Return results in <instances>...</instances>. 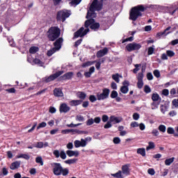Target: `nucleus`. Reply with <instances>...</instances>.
<instances>
[{
    "instance_id": "nucleus-42",
    "label": "nucleus",
    "mask_w": 178,
    "mask_h": 178,
    "mask_svg": "<svg viewBox=\"0 0 178 178\" xmlns=\"http://www.w3.org/2000/svg\"><path fill=\"white\" fill-rule=\"evenodd\" d=\"M141 66V64H136L134 65L135 68L133 70V72L134 73V74H136L137 72H138V70H140V68Z\"/></svg>"
},
{
    "instance_id": "nucleus-6",
    "label": "nucleus",
    "mask_w": 178,
    "mask_h": 178,
    "mask_svg": "<svg viewBox=\"0 0 178 178\" xmlns=\"http://www.w3.org/2000/svg\"><path fill=\"white\" fill-rule=\"evenodd\" d=\"M111 90L108 88H104L102 93L97 94V98L98 101H104V99H108L109 98V94Z\"/></svg>"
},
{
    "instance_id": "nucleus-61",
    "label": "nucleus",
    "mask_w": 178,
    "mask_h": 178,
    "mask_svg": "<svg viewBox=\"0 0 178 178\" xmlns=\"http://www.w3.org/2000/svg\"><path fill=\"white\" fill-rule=\"evenodd\" d=\"M113 142L115 144H120V138L119 137H115L113 138Z\"/></svg>"
},
{
    "instance_id": "nucleus-24",
    "label": "nucleus",
    "mask_w": 178,
    "mask_h": 178,
    "mask_svg": "<svg viewBox=\"0 0 178 178\" xmlns=\"http://www.w3.org/2000/svg\"><path fill=\"white\" fill-rule=\"evenodd\" d=\"M93 23H95V19L90 18L89 19H87L85 22L84 26H85L86 29H88V27H90V26L92 25Z\"/></svg>"
},
{
    "instance_id": "nucleus-4",
    "label": "nucleus",
    "mask_w": 178,
    "mask_h": 178,
    "mask_svg": "<svg viewBox=\"0 0 178 178\" xmlns=\"http://www.w3.org/2000/svg\"><path fill=\"white\" fill-rule=\"evenodd\" d=\"M70 16V13H69L67 10H62L57 13L56 20L57 22H63V23Z\"/></svg>"
},
{
    "instance_id": "nucleus-33",
    "label": "nucleus",
    "mask_w": 178,
    "mask_h": 178,
    "mask_svg": "<svg viewBox=\"0 0 178 178\" xmlns=\"http://www.w3.org/2000/svg\"><path fill=\"white\" fill-rule=\"evenodd\" d=\"M119 77L120 75L118 73L112 75V79L115 81V83H120V79Z\"/></svg>"
},
{
    "instance_id": "nucleus-38",
    "label": "nucleus",
    "mask_w": 178,
    "mask_h": 178,
    "mask_svg": "<svg viewBox=\"0 0 178 178\" xmlns=\"http://www.w3.org/2000/svg\"><path fill=\"white\" fill-rule=\"evenodd\" d=\"M35 162H36V163H40L41 165V166L44 165V161H42V157H41V156L36 157Z\"/></svg>"
},
{
    "instance_id": "nucleus-1",
    "label": "nucleus",
    "mask_w": 178,
    "mask_h": 178,
    "mask_svg": "<svg viewBox=\"0 0 178 178\" xmlns=\"http://www.w3.org/2000/svg\"><path fill=\"white\" fill-rule=\"evenodd\" d=\"M141 12H145V7H144V6L138 5L133 7L129 12V20L136 22V20L143 16V13Z\"/></svg>"
},
{
    "instance_id": "nucleus-10",
    "label": "nucleus",
    "mask_w": 178,
    "mask_h": 178,
    "mask_svg": "<svg viewBox=\"0 0 178 178\" xmlns=\"http://www.w3.org/2000/svg\"><path fill=\"white\" fill-rule=\"evenodd\" d=\"M53 154L54 155V156H55L56 158H59V156H60V157L61 158V159H63V160L66 159V158H67V156H66V155H67V154H66V152H65V151L61 150V151L59 152V150H58V149L54 150V151L53 152Z\"/></svg>"
},
{
    "instance_id": "nucleus-26",
    "label": "nucleus",
    "mask_w": 178,
    "mask_h": 178,
    "mask_svg": "<svg viewBox=\"0 0 178 178\" xmlns=\"http://www.w3.org/2000/svg\"><path fill=\"white\" fill-rule=\"evenodd\" d=\"M77 161H79V159H70L65 161L64 163H66L67 165H73V164L76 163V162H77Z\"/></svg>"
},
{
    "instance_id": "nucleus-18",
    "label": "nucleus",
    "mask_w": 178,
    "mask_h": 178,
    "mask_svg": "<svg viewBox=\"0 0 178 178\" xmlns=\"http://www.w3.org/2000/svg\"><path fill=\"white\" fill-rule=\"evenodd\" d=\"M54 97H63V92L60 88H56L54 90Z\"/></svg>"
},
{
    "instance_id": "nucleus-44",
    "label": "nucleus",
    "mask_w": 178,
    "mask_h": 178,
    "mask_svg": "<svg viewBox=\"0 0 178 178\" xmlns=\"http://www.w3.org/2000/svg\"><path fill=\"white\" fill-rule=\"evenodd\" d=\"M33 147H35V148H42L44 147V143L38 142L35 145H33Z\"/></svg>"
},
{
    "instance_id": "nucleus-59",
    "label": "nucleus",
    "mask_w": 178,
    "mask_h": 178,
    "mask_svg": "<svg viewBox=\"0 0 178 178\" xmlns=\"http://www.w3.org/2000/svg\"><path fill=\"white\" fill-rule=\"evenodd\" d=\"M87 126H92V124H94V119L90 118L86 121Z\"/></svg>"
},
{
    "instance_id": "nucleus-35",
    "label": "nucleus",
    "mask_w": 178,
    "mask_h": 178,
    "mask_svg": "<svg viewBox=\"0 0 178 178\" xmlns=\"http://www.w3.org/2000/svg\"><path fill=\"white\" fill-rule=\"evenodd\" d=\"M56 51H58V50L55 49V47H53L51 49L47 51V56H52V55H54V54H55Z\"/></svg>"
},
{
    "instance_id": "nucleus-20",
    "label": "nucleus",
    "mask_w": 178,
    "mask_h": 178,
    "mask_svg": "<svg viewBox=\"0 0 178 178\" xmlns=\"http://www.w3.org/2000/svg\"><path fill=\"white\" fill-rule=\"evenodd\" d=\"M161 99L162 98H161V96H159L158 93L155 92L152 95V101L154 102H158V101L161 102Z\"/></svg>"
},
{
    "instance_id": "nucleus-37",
    "label": "nucleus",
    "mask_w": 178,
    "mask_h": 178,
    "mask_svg": "<svg viewBox=\"0 0 178 178\" xmlns=\"http://www.w3.org/2000/svg\"><path fill=\"white\" fill-rule=\"evenodd\" d=\"M167 13H169V15H172V12L173 11V9H175V6L171 5L170 6L165 7Z\"/></svg>"
},
{
    "instance_id": "nucleus-58",
    "label": "nucleus",
    "mask_w": 178,
    "mask_h": 178,
    "mask_svg": "<svg viewBox=\"0 0 178 178\" xmlns=\"http://www.w3.org/2000/svg\"><path fill=\"white\" fill-rule=\"evenodd\" d=\"M167 133L168 134H175V129L172 127H168L167 129Z\"/></svg>"
},
{
    "instance_id": "nucleus-55",
    "label": "nucleus",
    "mask_w": 178,
    "mask_h": 178,
    "mask_svg": "<svg viewBox=\"0 0 178 178\" xmlns=\"http://www.w3.org/2000/svg\"><path fill=\"white\" fill-rule=\"evenodd\" d=\"M76 120L77 122H84V117L83 115H76Z\"/></svg>"
},
{
    "instance_id": "nucleus-21",
    "label": "nucleus",
    "mask_w": 178,
    "mask_h": 178,
    "mask_svg": "<svg viewBox=\"0 0 178 178\" xmlns=\"http://www.w3.org/2000/svg\"><path fill=\"white\" fill-rule=\"evenodd\" d=\"M20 168V162L19 161H15L11 163L10 168L11 170H15V169H19Z\"/></svg>"
},
{
    "instance_id": "nucleus-29",
    "label": "nucleus",
    "mask_w": 178,
    "mask_h": 178,
    "mask_svg": "<svg viewBox=\"0 0 178 178\" xmlns=\"http://www.w3.org/2000/svg\"><path fill=\"white\" fill-rule=\"evenodd\" d=\"M17 158L18 159H19L20 158H22L23 159H26V161H29V159H30V155L26 154H21L19 155H17Z\"/></svg>"
},
{
    "instance_id": "nucleus-62",
    "label": "nucleus",
    "mask_w": 178,
    "mask_h": 178,
    "mask_svg": "<svg viewBox=\"0 0 178 178\" xmlns=\"http://www.w3.org/2000/svg\"><path fill=\"white\" fill-rule=\"evenodd\" d=\"M154 49L152 47H150L148 48L147 50V55H152L154 54Z\"/></svg>"
},
{
    "instance_id": "nucleus-23",
    "label": "nucleus",
    "mask_w": 178,
    "mask_h": 178,
    "mask_svg": "<svg viewBox=\"0 0 178 178\" xmlns=\"http://www.w3.org/2000/svg\"><path fill=\"white\" fill-rule=\"evenodd\" d=\"M77 98H79V99H81V101H84L87 97V94L84 92H78L76 93Z\"/></svg>"
},
{
    "instance_id": "nucleus-8",
    "label": "nucleus",
    "mask_w": 178,
    "mask_h": 178,
    "mask_svg": "<svg viewBox=\"0 0 178 178\" xmlns=\"http://www.w3.org/2000/svg\"><path fill=\"white\" fill-rule=\"evenodd\" d=\"M142 45L140 43H129L126 46V49L128 51V52H131L133 51H138V49H140Z\"/></svg>"
},
{
    "instance_id": "nucleus-22",
    "label": "nucleus",
    "mask_w": 178,
    "mask_h": 178,
    "mask_svg": "<svg viewBox=\"0 0 178 178\" xmlns=\"http://www.w3.org/2000/svg\"><path fill=\"white\" fill-rule=\"evenodd\" d=\"M110 120L112 123H113V124H116V123H120V122H122V118L112 115L110 117Z\"/></svg>"
},
{
    "instance_id": "nucleus-7",
    "label": "nucleus",
    "mask_w": 178,
    "mask_h": 178,
    "mask_svg": "<svg viewBox=\"0 0 178 178\" xmlns=\"http://www.w3.org/2000/svg\"><path fill=\"white\" fill-rule=\"evenodd\" d=\"M102 9V5L98 1V0H93L92 2L89 10L90 12L99 11Z\"/></svg>"
},
{
    "instance_id": "nucleus-19",
    "label": "nucleus",
    "mask_w": 178,
    "mask_h": 178,
    "mask_svg": "<svg viewBox=\"0 0 178 178\" xmlns=\"http://www.w3.org/2000/svg\"><path fill=\"white\" fill-rule=\"evenodd\" d=\"M99 27H101V25L99 22H93V24L90 26V29L94 31H98V30H99Z\"/></svg>"
},
{
    "instance_id": "nucleus-54",
    "label": "nucleus",
    "mask_w": 178,
    "mask_h": 178,
    "mask_svg": "<svg viewBox=\"0 0 178 178\" xmlns=\"http://www.w3.org/2000/svg\"><path fill=\"white\" fill-rule=\"evenodd\" d=\"M134 40V38L133 36H131L128 38L124 39L122 42V44H124V42H127V41L131 42Z\"/></svg>"
},
{
    "instance_id": "nucleus-63",
    "label": "nucleus",
    "mask_w": 178,
    "mask_h": 178,
    "mask_svg": "<svg viewBox=\"0 0 178 178\" xmlns=\"http://www.w3.org/2000/svg\"><path fill=\"white\" fill-rule=\"evenodd\" d=\"M172 104L173 105V106H175V108H178V102L177 99H174L172 102Z\"/></svg>"
},
{
    "instance_id": "nucleus-12",
    "label": "nucleus",
    "mask_w": 178,
    "mask_h": 178,
    "mask_svg": "<svg viewBox=\"0 0 178 178\" xmlns=\"http://www.w3.org/2000/svg\"><path fill=\"white\" fill-rule=\"evenodd\" d=\"M62 44H63V38H58L53 45L57 51H59L62 48Z\"/></svg>"
},
{
    "instance_id": "nucleus-45",
    "label": "nucleus",
    "mask_w": 178,
    "mask_h": 178,
    "mask_svg": "<svg viewBox=\"0 0 178 178\" xmlns=\"http://www.w3.org/2000/svg\"><path fill=\"white\" fill-rule=\"evenodd\" d=\"M143 79H144V74L143 72H139L137 76L138 81H143Z\"/></svg>"
},
{
    "instance_id": "nucleus-52",
    "label": "nucleus",
    "mask_w": 178,
    "mask_h": 178,
    "mask_svg": "<svg viewBox=\"0 0 178 178\" xmlns=\"http://www.w3.org/2000/svg\"><path fill=\"white\" fill-rule=\"evenodd\" d=\"M97 99H98L94 95H91L89 96V101H90V102H95Z\"/></svg>"
},
{
    "instance_id": "nucleus-50",
    "label": "nucleus",
    "mask_w": 178,
    "mask_h": 178,
    "mask_svg": "<svg viewBox=\"0 0 178 178\" xmlns=\"http://www.w3.org/2000/svg\"><path fill=\"white\" fill-rule=\"evenodd\" d=\"M143 86H144V81H138V82H137L138 88L141 90V88H143Z\"/></svg>"
},
{
    "instance_id": "nucleus-27",
    "label": "nucleus",
    "mask_w": 178,
    "mask_h": 178,
    "mask_svg": "<svg viewBox=\"0 0 178 178\" xmlns=\"http://www.w3.org/2000/svg\"><path fill=\"white\" fill-rule=\"evenodd\" d=\"M137 154H139V155H141L142 156H145V155H146L145 148H144V147L138 148L137 149Z\"/></svg>"
},
{
    "instance_id": "nucleus-25",
    "label": "nucleus",
    "mask_w": 178,
    "mask_h": 178,
    "mask_svg": "<svg viewBox=\"0 0 178 178\" xmlns=\"http://www.w3.org/2000/svg\"><path fill=\"white\" fill-rule=\"evenodd\" d=\"M83 100H72L70 102L71 106H77L78 105H81Z\"/></svg>"
},
{
    "instance_id": "nucleus-49",
    "label": "nucleus",
    "mask_w": 178,
    "mask_h": 178,
    "mask_svg": "<svg viewBox=\"0 0 178 178\" xmlns=\"http://www.w3.org/2000/svg\"><path fill=\"white\" fill-rule=\"evenodd\" d=\"M159 131H161L162 133H165L166 131V127L163 124H161L159 127Z\"/></svg>"
},
{
    "instance_id": "nucleus-13",
    "label": "nucleus",
    "mask_w": 178,
    "mask_h": 178,
    "mask_svg": "<svg viewBox=\"0 0 178 178\" xmlns=\"http://www.w3.org/2000/svg\"><path fill=\"white\" fill-rule=\"evenodd\" d=\"M130 163H127L122 166L121 172L123 173V175H125V176L130 175Z\"/></svg>"
},
{
    "instance_id": "nucleus-15",
    "label": "nucleus",
    "mask_w": 178,
    "mask_h": 178,
    "mask_svg": "<svg viewBox=\"0 0 178 178\" xmlns=\"http://www.w3.org/2000/svg\"><path fill=\"white\" fill-rule=\"evenodd\" d=\"M84 27H81L78 31L74 33V38H79V37H84Z\"/></svg>"
},
{
    "instance_id": "nucleus-51",
    "label": "nucleus",
    "mask_w": 178,
    "mask_h": 178,
    "mask_svg": "<svg viewBox=\"0 0 178 178\" xmlns=\"http://www.w3.org/2000/svg\"><path fill=\"white\" fill-rule=\"evenodd\" d=\"M6 92H8V94H15L16 92V89L15 88H11L9 89H6Z\"/></svg>"
},
{
    "instance_id": "nucleus-46",
    "label": "nucleus",
    "mask_w": 178,
    "mask_h": 178,
    "mask_svg": "<svg viewBox=\"0 0 178 178\" xmlns=\"http://www.w3.org/2000/svg\"><path fill=\"white\" fill-rule=\"evenodd\" d=\"M144 92L146 94H149L151 92V88L148 85H145L144 87Z\"/></svg>"
},
{
    "instance_id": "nucleus-41",
    "label": "nucleus",
    "mask_w": 178,
    "mask_h": 178,
    "mask_svg": "<svg viewBox=\"0 0 178 178\" xmlns=\"http://www.w3.org/2000/svg\"><path fill=\"white\" fill-rule=\"evenodd\" d=\"M161 104V102H153L151 105L152 106H154V108H152V109H158V106H159V105Z\"/></svg>"
},
{
    "instance_id": "nucleus-28",
    "label": "nucleus",
    "mask_w": 178,
    "mask_h": 178,
    "mask_svg": "<svg viewBox=\"0 0 178 178\" xmlns=\"http://www.w3.org/2000/svg\"><path fill=\"white\" fill-rule=\"evenodd\" d=\"M173 162H175V157L167 159L165 161V165H166V166H170Z\"/></svg>"
},
{
    "instance_id": "nucleus-16",
    "label": "nucleus",
    "mask_w": 178,
    "mask_h": 178,
    "mask_svg": "<svg viewBox=\"0 0 178 178\" xmlns=\"http://www.w3.org/2000/svg\"><path fill=\"white\" fill-rule=\"evenodd\" d=\"M108 54V49L104 47L103 49H101L97 52L96 56L97 58H102V56H105Z\"/></svg>"
},
{
    "instance_id": "nucleus-14",
    "label": "nucleus",
    "mask_w": 178,
    "mask_h": 178,
    "mask_svg": "<svg viewBox=\"0 0 178 178\" xmlns=\"http://www.w3.org/2000/svg\"><path fill=\"white\" fill-rule=\"evenodd\" d=\"M70 111V107L66 104V103H63L60 104L59 108L60 113H67Z\"/></svg>"
},
{
    "instance_id": "nucleus-3",
    "label": "nucleus",
    "mask_w": 178,
    "mask_h": 178,
    "mask_svg": "<svg viewBox=\"0 0 178 178\" xmlns=\"http://www.w3.org/2000/svg\"><path fill=\"white\" fill-rule=\"evenodd\" d=\"M60 37V29L58 26H51L47 31V38L49 41L54 42Z\"/></svg>"
},
{
    "instance_id": "nucleus-32",
    "label": "nucleus",
    "mask_w": 178,
    "mask_h": 178,
    "mask_svg": "<svg viewBox=\"0 0 178 178\" xmlns=\"http://www.w3.org/2000/svg\"><path fill=\"white\" fill-rule=\"evenodd\" d=\"M33 63H35V65H38L39 66H44V62L41 61V60L38 58L33 59Z\"/></svg>"
},
{
    "instance_id": "nucleus-47",
    "label": "nucleus",
    "mask_w": 178,
    "mask_h": 178,
    "mask_svg": "<svg viewBox=\"0 0 178 178\" xmlns=\"http://www.w3.org/2000/svg\"><path fill=\"white\" fill-rule=\"evenodd\" d=\"M153 74H154V76L155 77H156V79H159V77H161V72H159V70H155L154 72H153Z\"/></svg>"
},
{
    "instance_id": "nucleus-34",
    "label": "nucleus",
    "mask_w": 178,
    "mask_h": 178,
    "mask_svg": "<svg viewBox=\"0 0 178 178\" xmlns=\"http://www.w3.org/2000/svg\"><path fill=\"white\" fill-rule=\"evenodd\" d=\"M111 176L116 178H124L123 175H122V171L120 170H118V172L115 174H111Z\"/></svg>"
},
{
    "instance_id": "nucleus-56",
    "label": "nucleus",
    "mask_w": 178,
    "mask_h": 178,
    "mask_svg": "<svg viewBox=\"0 0 178 178\" xmlns=\"http://www.w3.org/2000/svg\"><path fill=\"white\" fill-rule=\"evenodd\" d=\"M118 97V92L116 90H113L111 94V98L115 99Z\"/></svg>"
},
{
    "instance_id": "nucleus-57",
    "label": "nucleus",
    "mask_w": 178,
    "mask_h": 178,
    "mask_svg": "<svg viewBox=\"0 0 178 178\" xmlns=\"http://www.w3.org/2000/svg\"><path fill=\"white\" fill-rule=\"evenodd\" d=\"M104 129H111L112 127V122L111 120L104 126Z\"/></svg>"
},
{
    "instance_id": "nucleus-40",
    "label": "nucleus",
    "mask_w": 178,
    "mask_h": 178,
    "mask_svg": "<svg viewBox=\"0 0 178 178\" xmlns=\"http://www.w3.org/2000/svg\"><path fill=\"white\" fill-rule=\"evenodd\" d=\"M69 133H74V129H63L61 131L62 134H69Z\"/></svg>"
},
{
    "instance_id": "nucleus-17",
    "label": "nucleus",
    "mask_w": 178,
    "mask_h": 178,
    "mask_svg": "<svg viewBox=\"0 0 178 178\" xmlns=\"http://www.w3.org/2000/svg\"><path fill=\"white\" fill-rule=\"evenodd\" d=\"M66 154L70 158H72V156H76V157L79 156V151L67 150Z\"/></svg>"
},
{
    "instance_id": "nucleus-64",
    "label": "nucleus",
    "mask_w": 178,
    "mask_h": 178,
    "mask_svg": "<svg viewBox=\"0 0 178 178\" xmlns=\"http://www.w3.org/2000/svg\"><path fill=\"white\" fill-rule=\"evenodd\" d=\"M87 145V140L81 139V147H86Z\"/></svg>"
},
{
    "instance_id": "nucleus-60",
    "label": "nucleus",
    "mask_w": 178,
    "mask_h": 178,
    "mask_svg": "<svg viewBox=\"0 0 178 178\" xmlns=\"http://www.w3.org/2000/svg\"><path fill=\"white\" fill-rule=\"evenodd\" d=\"M95 12L88 10L86 15V19H90V17H92V15H95Z\"/></svg>"
},
{
    "instance_id": "nucleus-30",
    "label": "nucleus",
    "mask_w": 178,
    "mask_h": 178,
    "mask_svg": "<svg viewBox=\"0 0 178 178\" xmlns=\"http://www.w3.org/2000/svg\"><path fill=\"white\" fill-rule=\"evenodd\" d=\"M120 92L122 94H127L129 92V87L127 86H121Z\"/></svg>"
},
{
    "instance_id": "nucleus-53",
    "label": "nucleus",
    "mask_w": 178,
    "mask_h": 178,
    "mask_svg": "<svg viewBox=\"0 0 178 178\" xmlns=\"http://www.w3.org/2000/svg\"><path fill=\"white\" fill-rule=\"evenodd\" d=\"M74 145L75 148H80V147H81V141L78 140H76L74 142Z\"/></svg>"
},
{
    "instance_id": "nucleus-11",
    "label": "nucleus",
    "mask_w": 178,
    "mask_h": 178,
    "mask_svg": "<svg viewBox=\"0 0 178 178\" xmlns=\"http://www.w3.org/2000/svg\"><path fill=\"white\" fill-rule=\"evenodd\" d=\"M73 76H74V72H68L60 76L59 80L66 81V80H72L73 79Z\"/></svg>"
},
{
    "instance_id": "nucleus-48",
    "label": "nucleus",
    "mask_w": 178,
    "mask_h": 178,
    "mask_svg": "<svg viewBox=\"0 0 178 178\" xmlns=\"http://www.w3.org/2000/svg\"><path fill=\"white\" fill-rule=\"evenodd\" d=\"M167 56H169L170 58H173L175 56V53L172 50H167L166 51Z\"/></svg>"
},
{
    "instance_id": "nucleus-9",
    "label": "nucleus",
    "mask_w": 178,
    "mask_h": 178,
    "mask_svg": "<svg viewBox=\"0 0 178 178\" xmlns=\"http://www.w3.org/2000/svg\"><path fill=\"white\" fill-rule=\"evenodd\" d=\"M170 29H172V27L168 26L163 32L157 33L156 35V38H161V37H162V35H165V37H166V35L170 34L171 33H173V31H175V30H176V27H174V28H172V31H169V30H170ZM167 31H168V32H167Z\"/></svg>"
},
{
    "instance_id": "nucleus-5",
    "label": "nucleus",
    "mask_w": 178,
    "mask_h": 178,
    "mask_svg": "<svg viewBox=\"0 0 178 178\" xmlns=\"http://www.w3.org/2000/svg\"><path fill=\"white\" fill-rule=\"evenodd\" d=\"M63 73H65V71H63V70L56 72V73L51 74L49 76H46L43 78V81H44V83H51V81H54V80H56L58 77H60V76H62Z\"/></svg>"
},
{
    "instance_id": "nucleus-43",
    "label": "nucleus",
    "mask_w": 178,
    "mask_h": 178,
    "mask_svg": "<svg viewBox=\"0 0 178 178\" xmlns=\"http://www.w3.org/2000/svg\"><path fill=\"white\" fill-rule=\"evenodd\" d=\"M44 127H47V122H42L38 124L37 127V130H40V129H42Z\"/></svg>"
},
{
    "instance_id": "nucleus-2",
    "label": "nucleus",
    "mask_w": 178,
    "mask_h": 178,
    "mask_svg": "<svg viewBox=\"0 0 178 178\" xmlns=\"http://www.w3.org/2000/svg\"><path fill=\"white\" fill-rule=\"evenodd\" d=\"M51 168H53V173L55 176H62L66 177L69 175V168H63L60 163H52L51 164Z\"/></svg>"
},
{
    "instance_id": "nucleus-36",
    "label": "nucleus",
    "mask_w": 178,
    "mask_h": 178,
    "mask_svg": "<svg viewBox=\"0 0 178 178\" xmlns=\"http://www.w3.org/2000/svg\"><path fill=\"white\" fill-rule=\"evenodd\" d=\"M149 145L146 147V151H149V149H154L155 148V143L154 142H149Z\"/></svg>"
},
{
    "instance_id": "nucleus-31",
    "label": "nucleus",
    "mask_w": 178,
    "mask_h": 178,
    "mask_svg": "<svg viewBox=\"0 0 178 178\" xmlns=\"http://www.w3.org/2000/svg\"><path fill=\"white\" fill-rule=\"evenodd\" d=\"M38 51H40V49L35 46H33L29 49L30 54H36V52H38Z\"/></svg>"
},
{
    "instance_id": "nucleus-39",
    "label": "nucleus",
    "mask_w": 178,
    "mask_h": 178,
    "mask_svg": "<svg viewBox=\"0 0 178 178\" xmlns=\"http://www.w3.org/2000/svg\"><path fill=\"white\" fill-rule=\"evenodd\" d=\"M168 106L167 105H163V104H161V106H160V110H161V112H162V113L165 114V112H166L168 111Z\"/></svg>"
}]
</instances>
